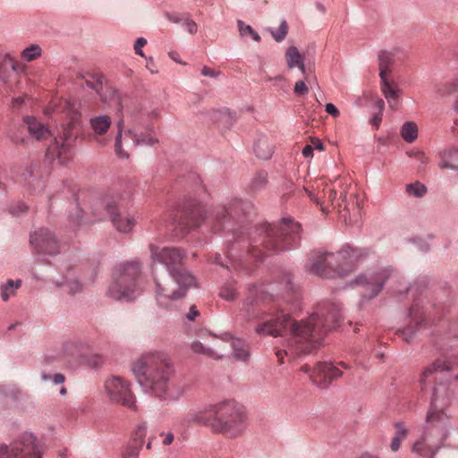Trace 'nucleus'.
<instances>
[{"mask_svg":"<svg viewBox=\"0 0 458 458\" xmlns=\"http://www.w3.org/2000/svg\"><path fill=\"white\" fill-rule=\"evenodd\" d=\"M454 366L453 361L438 359L421 373V390L431 388L432 397L422 434L411 446V453L420 457L435 458L449 437L452 427L445 409L454 398L453 392L447 386L449 382L456 378L451 372Z\"/></svg>","mask_w":458,"mask_h":458,"instance_id":"f257e3e1","label":"nucleus"},{"mask_svg":"<svg viewBox=\"0 0 458 458\" xmlns=\"http://www.w3.org/2000/svg\"><path fill=\"white\" fill-rule=\"evenodd\" d=\"M341 319L340 307L335 303L325 302L305 320L296 322L290 315L278 312L258 326L256 331L262 335H288L284 348L276 352L278 361L284 363V355L294 358L317 348L326 334L339 327Z\"/></svg>","mask_w":458,"mask_h":458,"instance_id":"f03ea898","label":"nucleus"},{"mask_svg":"<svg viewBox=\"0 0 458 458\" xmlns=\"http://www.w3.org/2000/svg\"><path fill=\"white\" fill-rule=\"evenodd\" d=\"M131 370L145 393L161 401L179 399L183 390L175 388L173 381L174 368L168 354L153 351L142 354Z\"/></svg>","mask_w":458,"mask_h":458,"instance_id":"7ed1b4c3","label":"nucleus"},{"mask_svg":"<svg viewBox=\"0 0 458 458\" xmlns=\"http://www.w3.org/2000/svg\"><path fill=\"white\" fill-rule=\"evenodd\" d=\"M149 251L151 260L164 265L168 271V276L164 280L154 278L156 298L159 305L166 306L169 301L182 298L190 287L197 285L196 278L191 273L177 268L186 256L182 250L151 243Z\"/></svg>","mask_w":458,"mask_h":458,"instance_id":"20e7f679","label":"nucleus"},{"mask_svg":"<svg viewBox=\"0 0 458 458\" xmlns=\"http://www.w3.org/2000/svg\"><path fill=\"white\" fill-rule=\"evenodd\" d=\"M301 224L291 218H282L277 224L264 223L250 233L249 252L261 261L270 254L296 249L301 243Z\"/></svg>","mask_w":458,"mask_h":458,"instance_id":"39448f33","label":"nucleus"},{"mask_svg":"<svg viewBox=\"0 0 458 458\" xmlns=\"http://www.w3.org/2000/svg\"><path fill=\"white\" fill-rule=\"evenodd\" d=\"M247 420L244 406L233 399L192 410L187 415L189 422L209 427L213 432L230 438L239 437L244 433Z\"/></svg>","mask_w":458,"mask_h":458,"instance_id":"423d86ee","label":"nucleus"},{"mask_svg":"<svg viewBox=\"0 0 458 458\" xmlns=\"http://www.w3.org/2000/svg\"><path fill=\"white\" fill-rule=\"evenodd\" d=\"M369 255V249L345 245L336 253L318 252L316 259H310V273L325 278L344 277Z\"/></svg>","mask_w":458,"mask_h":458,"instance_id":"0eeeda50","label":"nucleus"},{"mask_svg":"<svg viewBox=\"0 0 458 458\" xmlns=\"http://www.w3.org/2000/svg\"><path fill=\"white\" fill-rule=\"evenodd\" d=\"M143 290L141 264L139 260L125 261L116 265L112 273L106 294L115 301H131Z\"/></svg>","mask_w":458,"mask_h":458,"instance_id":"6e6552de","label":"nucleus"},{"mask_svg":"<svg viewBox=\"0 0 458 458\" xmlns=\"http://www.w3.org/2000/svg\"><path fill=\"white\" fill-rule=\"evenodd\" d=\"M90 208L92 218L84 221L82 217L83 211L77 208L76 218H72L75 226L79 227L88 223L103 221L109 217L118 232L127 233L132 231L136 224L134 217L130 216H122L119 214L117 202L111 197L96 199Z\"/></svg>","mask_w":458,"mask_h":458,"instance_id":"1a4fd4ad","label":"nucleus"},{"mask_svg":"<svg viewBox=\"0 0 458 458\" xmlns=\"http://www.w3.org/2000/svg\"><path fill=\"white\" fill-rule=\"evenodd\" d=\"M43 445L37 437L25 431L10 445H0V458H43Z\"/></svg>","mask_w":458,"mask_h":458,"instance_id":"9d476101","label":"nucleus"},{"mask_svg":"<svg viewBox=\"0 0 458 458\" xmlns=\"http://www.w3.org/2000/svg\"><path fill=\"white\" fill-rule=\"evenodd\" d=\"M244 203L241 199H233L226 206L216 211L211 218L212 230L215 233H232L233 237H240L242 232H239L240 228H236L235 216L243 210Z\"/></svg>","mask_w":458,"mask_h":458,"instance_id":"9b49d317","label":"nucleus"},{"mask_svg":"<svg viewBox=\"0 0 458 458\" xmlns=\"http://www.w3.org/2000/svg\"><path fill=\"white\" fill-rule=\"evenodd\" d=\"M105 390L113 403H119L131 410H136V397L131 389V384L118 376L106 380Z\"/></svg>","mask_w":458,"mask_h":458,"instance_id":"f8f14e48","label":"nucleus"},{"mask_svg":"<svg viewBox=\"0 0 458 458\" xmlns=\"http://www.w3.org/2000/svg\"><path fill=\"white\" fill-rule=\"evenodd\" d=\"M80 117L81 114L79 113H73L70 121L62 126V142L59 143L55 139V142L47 148V155L51 158H56L61 165L66 164L70 158L67 156L71 148L68 140L73 137L72 131L79 125Z\"/></svg>","mask_w":458,"mask_h":458,"instance_id":"ddd939ff","label":"nucleus"},{"mask_svg":"<svg viewBox=\"0 0 458 458\" xmlns=\"http://www.w3.org/2000/svg\"><path fill=\"white\" fill-rule=\"evenodd\" d=\"M301 370L310 374L312 383L321 389L327 388L332 381L338 379L343 375L337 367L327 361L318 362L312 371L309 365L301 366Z\"/></svg>","mask_w":458,"mask_h":458,"instance_id":"4468645a","label":"nucleus"},{"mask_svg":"<svg viewBox=\"0 0 458 458\" xmlns=\"http://www.w3.org/2000/svg\"><path fill=\"white\" fill-rule=\"evenodd\" d=\"M392 274V269L382 268L373 274L357 276L352 284L361 285L364 288L361 300H369L379 293L386 281L391 277Z\"/></svg>","mask_w":458,"mask_h":458,"instance_id":"2eb2a0df","label":"nucleus"},{"mask_svg":"<svg viewBox=\"0 0 458 458\" xmlns=\"http://www.w3.org/2000/svg\"><path fill=\"white\" fill-rule=\"evenodd\" d=\"M30 242L38 254L55 256L59 253V242L47 228H39L31 233Z\"/></svg>","mask_w":458,"mask_h":458,"instance_id":"dca6fc26","label":"nucleus"},{"mask_svg":"<svg viewBox=\"0 0 458 458\" xmlns=\"http://www.w3.org/2000/svg\"><path fill=\"white\" fill-rule=\"evenodd\" d=\"M228 346L232 348L233 357L236 360L245 361L249 359L250 353L245 342L240 338H233L226 333L223 335L218 349L221 352L225 351Z\"/></svg>","mask_w":458,"mask_h":458,"instance_id":"f3484780","label":"nucleus"},{"mask_svg":"<svg viewBox=\"0 0 458 458\" xmlns=\"http://www.w3.org/2000/svg\"><path fill=\"white\" fill-rule=\"evenodd\" d=\"M163 14L166 21L173 24H180L189 34L194 35L198 32V24L192 20L190 13L165 11Z\"/></svg>","mask_w":458,"mask_h":458,"instance_id":"a211bd4d","label":"nucleus"},{"mask_svg":"<svg viewBox=\"0 0 458 458\" xmlns=\"http://www.w3.org/2000/svg\"><path fill=\"white\" fill-rule=\"evenodd\" d=\"M206 219V209L200 204H195L185 210L184 218L180 223L185 229H193L199 227L203 220Z\"/></svg>","mask_w":458,"mask_h":458,"instance_id":"6ab92c4d","label":"nucleus"},{"mask_svg":"<svg viewBox=\"0 0 458 458\" xmlns=\"http://www.w3.org/2000/svg\"><path fill=\"white\" fill-rule=\"evenodd\" d=\"M130 139L132 140L131 145L133 147L139 146H153L157 142L154 129L152 127L148 128L145 133L138 132L135 130H126L124 132V140Z\"/></svg>","mask_w":458,"mask_h":458,"instance_id":"aec40b11","label":"nucleus"},{"mask_svg":"<svg viewBox=\"0 0 458 458\" xmlns=\"http://www.w3.org/2000/svg\"><path fill=\"white\" fill-rule=\"evenodd\" d=\"M18 69V64L9 54L0 50V82L7 84Z\"/></svg>","mask_w":458,"mask_h":458,"instance_id":"412c9836","label":"nucleus"},{"mask_svg":"<svg viewBox=\"0 0 458 458\" xmlns=\"http://www.w3.org/2000/svg\"><path fill=\"white\" fill-rule=\"evenodd\" d=\"M438 167L441 170L458 172V148H448L438 153Z\"/></svg>","mask_w":458,"mask_h":458,"instance_id":"4be33fe9","label":"nucleus"},{"mask_svg":"<svg viewBox=\"0 0 458 458\" xmlns=\"http://www.w3.org/2000/svg\"><path fill=\"white\" fill-rule=\"evenodd\" d=\"M393 426L394 433L390 443V449L392 452L396 453L401 447L402 441L408 437L410 430L403 421H396Z\"/></svg>","mask_w":458,"mask_h":458,"instance_id":"5701e85b","label":"nucleus"},{"mask_svg":"<svg viewBox=\"0 0 458 458\" xmlns=\"http://www.w3.org/2000/svg\"><path fill=\"white\" fill-rule=\"evenodd\" d=\"M24 122L28 126L30 134L38 140L50 134L48 128L32 116L25 117Z\"/></svg>","mask_w":458,"mask_h":458,"instance_id":"b1692460","label":"nucleus"},{"mask_svg":"<svg viewBox=\"0 0 458 458\" xmlns=\"http://www.w3.org/2000/svg\"><path fill=\"white\" fill-rule=\"evenodd\" d=\"M117 133L114 139V151L116 156L121 159H128L130 155L127 149L123 146V140L124 139L123 120L121 119L116 123Z\"/></svg>","mask_w":458,"mask_h":458,"instance_id":"393cba45","label":"nucleus"},{"mask_svg":"<svg viewBox=\"0 0 458 458\" xmlns=\"http://www.w3.org/2000/svg\"><path fill=\"white\" fill-rule=\"evenodd\" d=\"M22 281L21 279H7L0 285V294L3 301H8L11 297L14 296L21 288Z\"/></svg>","mask_w":458,"mask_h":458,"instance_id":"a878e982","label":"nucleus"},{"mask_svg":"<svg viewBox=\"0 0 458 458\" xmlns=\"http://www.w3.org/2000/svg\"><path fill=\"white\" fill-rule=\"evenodd\" d=\"M218 346L219 345L215 344L214 346L210 347L197 341L191 344V350L195 353L203 354L209 358L219 360L224 357V354L220 353Z\"/></svg>","mask_w":458,"mask_h":458,"instance_id":"bb28decb","label":"nucleus"},{"mask_svg":"<svg viewBox=\"0 0 458 458\" xmlns=\"http://www.w3.org/2000/svg\"><path fill=\"white\" fill-rule=\"evenodd\" d=\"M111 118L108 115L99 114L90 118L89 124L98 135L105 134L111 126Z\"/></svg>","mask_w":458,"mask_h":458,"instance_id":"cd10ccee","label":"nucleus"},{"mask_svg":"<svg viewBox=\"0 0 458 458\" xmlns=\"http://www.w3.org/2000/svg\"><path fill=\"white\" fill-rule=\"evenodd\" d=\"M254 152L259 158L267 160L272 157L273 146L268 142L267 137L262 136L255 142Z\"/></svg>","mask_w":458,"mask_h":458,"instance_id":"c85d7f7f","label":"nucleus"},{"mask_svg":"<svg viewBox=\"0 0 458 458\" xmlns=\"http://www.w3.org/2000/svg\"><path fill=\"white\" fill-rule=\"evenodd\" d=\"M394 60V55L389 51H380L378 54V65H379V77L380 81L386 78V74L390 70L391 65Z\"/></svg>","mask_w":458,"mask_h":458,"instance_id":"c756f323","label":"nucleus"},{"mask_svg":"<svg viewBox=\"0 0 458 458\" xmlns=\"http://www.w3.org/2000/svg\"><path fill=\"white\" fill-rule=\"evenodd\" d=\"M381 90L387 100L391 108L395 109L394 102L398 98L400 95V89L394 87L388 81L387 78H385L384 81H381Z\"/></svg>","mask_w":458,"mask_h":458,"instance_id":"7c9ffc66","label":"nucleus"},{"mask_svg":"<svg viewBox=\"0 0 458 458\" xmlns=\"http://www.w3.org/2000/svg\"><path fill=\"white\" fill-rule=\"evenodd\" d=\"M418 133L419 128L412 121L405 122L400 129V135L407 143L414 142L418 138Z\"/></svg>","mask_w":458,"mask_h":458,"instance_id":"2f4dec72","label":"nucleus"},{"mask_svg":"<svg viewBox=\"0 0 458 458\" xmlns=\"http://www.w3.org/2000/svg\"><path fill=\"white\" fill-rule=\"evenodd\" d=\"M286 64L289 69H293L298 64L304 60L298 48L291 46L285 52Z\"/></svg>","mask_w":458,"mask_h":458,"instance_id":"473e14b6","label":"nucleus"},{"mask_svg":"<svg viewBox=\"0 0 458 458\" xmlns=\"http://www.w3.org/2000/svg\"><path fill=\"white\" fill-rule=\"evenodd\" d=\"M41 52L39 45L33 44L22 50L21 57L25 62H31L40 56Z\"/></svg>","mask_w":458,"mask_h":458,"instance_id":"72a5a7b5","label":"nucleus"},{"mask_svg":"<svg viewBox=\"0 0 458 458\" xmlns=\"http://www.w3.org/2000/svg\"><path fill=\"white\" fill-rule=\"evenodd\" d=\"M458 89V83L454 81L439 83L436 87L437 93L441 97L448 96L455 92Z\"/></svg>","mask_w":458,"mask_h":458,"instance_id":"f704fd0d","label":"nucleus"},{"mask_svg":"<svg viewBox=\"0 0 458 458\" xmlns=\"http://www.w3.org/2000/svg\"><path fill=\"white\" fill-rule=\"evenodd\" d=\"M267 183V174L265 171H259L256 174L250 182L251 191H257L265 188Z\"/></svg>","mask_w":458,"mask_h":458,"instance_id":"c9c22d12","label":"nucleus"},{"mask_svg":"<svg viewBox=\"0 0 458 458\" xmlns=\"http://www.w3.org/2000/svg\"><path fill=\"white\" fill-rule=\"evenodd\" d=\"M406 191L411 196L420 198L426 194L427 187L420 182H415L406 185Z\"/></svg>","mask_w":458,"mask_h":458,"instance_id":"e433bc0d","label":"nucleus"},{"mask_svg":"<svg viewBox=\"0 0 458 458\" xmlns=\"http://www.w3.org/2000/svg\"><path fill=\"white\" fill-rule=\"evenodd\" d=\"M336 191L334 190V189H327V191H324V196L323 198L325 199L324 202L327 200L328 201L329 203H333L334 200L336 198ZM309 196L310 198L314 201L316 202L318 205H320L322 206L323 204V201H321V199L318 197H316L313 193L310 192L309 193ZM321 209L322 211H325V208L323 207H321Z\"/></svg>","mask_w":458,"mask_h":458,"instance_id":"4c0bfd02","label":"nucleus"},{"mask_svg":"<svg viewBox=\"0 0 458 458\" xmlns=\"http://www.w3.org/2000/svg\"><path fill=\"white\" fill-rule=\"evenodd\" d=\"M237 23H238V27H239L240 35L242 37L250 35L252 38V39L256 42H259L261 40V38L259 35V33L257 31H255L251 26L245 25L242 21H238Z\"/></svg>","mask_w":458,"mask_h":458,"instance_id":"58836bf2","label":"nucleus"},{"mask_svg":"<svg viewBox=\"0 0 458 458\" xmlns=\"http://www.w3.org/2000/svg\"><path fill=\"white\" fill-rule=\"evenodd\" d=\"M288 32V25L285 20H283L280 23L279 28L274 31H271L272 37L276 42H281L284 39Z\"/></svg>","mask_w":458,"mask_h":458,"instance_id":"ea45409f","label":"nucleus"},{"mask_svg":"<svg viewBox=\"0 0 458 458\" xmlns=\"http://www.w3.org/2000/svg\"><path fill=\"white\" fill-rule=\"evenodd\" d=\"M219 295L222 299H225L226 301H233L237 295L236 289L231 285H224L219 293Z\"/></svg>","mask_w":458,"mask_h":458,"instance_id":"a19ab883","label":"nucleus"},{"mask_svg":"<svg viewBox=\"0 0 458 458\" xmlns=\"http://www.w3.org/2000/svg\"><path fill=\"white\" fill-rule=\"evenodd\" d=\"M408 155L413 157L419 164V170H422L428 163V158L422 151H411Z\"/></svg>","mask_w":458,"mask_h":458,"instance_id":"79ce46f5","label":"nucleus"},{"mask_svg":"<svg viewBox=\"0 0 458 458\" xmlns=\"http://www.w3.org/2000/svg\"><path fill=\"white\" fill-rule=\"evenodd\" d=\"M212 262L215 263V264H217V265H219V266H221L223 267H226L227 269H229V262L232 264L233 259L231 258L230 252L227 251L226 255H225V260L222 258L221 254L216 253Z\"/></svg>","mask_w":458,"mask_h":458,"instance_id":"37998d69","label":"nucleus"},{"mask_svg":"<svg viewBox=\"0 0 458 458\" xmlns=\"http://www.w3.org/2000/svg\"><path fill=\"white\" fill-rule=\"evenodd\" d=\"M146 434H147V425H146V423L140 424L136 428V429L134 430V433H133L135 440L139 442L136 445L141 446L142 441H143Z\"/></svg>","mask_w":458,"mask_h":458,"instance_id":"c03bdc74","label":"nucleus"},{"mask_svg":"<svg viewBox=\"0 0 458 458\" xmlns=\"http://www.w3.org/2000/svg\"><path fill=\"white\" fill-rule=\"evenodd\" d=\"M41 378L43 381L51 380L55 385H60L64 382L65 377L61 373H56L55 375H50L43 372L41 374Z\"/></svg>","mask_w":458,"mask_h":458,"instance_id":"a18cd8bd","label":"nucleus"},{"mask_svg":"<svg viewBox=\"0 0 458 458\" xmlns=\"http://www.w3.org/2000/svg\"><path fill=\"white\" fill-rule=\"evenodd\" d=\"M409 316L411 318V320L416 323L417 327H419L422 324V312L420 311V309L417 304L411 308Z\"/></svg>","mask_w":458,"mask_h":458,"instance_id":"49530a36","label":"nucleus"},{"mask_svg":"<svg viewBox=\"0 0 458 458\" xmlns=\"http://www.w3.org/2000/svg\"><path fill=\"white\" fill-rule=\"evenodd\" d=\"M61 286H65L72 293H78L81 290V284L77 279L65 281L64 283L60 284Z\"/></svg>","mask_w":458,"mask_h":458,"instance_id":"de8ad7c7","label":"nucleus"},{"mask_svg":"<svg viewBox=\"0 0 458 458\" xmlns=\"http://www.w3.org/2000/svg\"><path fill=\"white\" fill-rule=\"evenodd\" d=\"M293 91L297 96L306 95L309 91V88L306 84V81L304 80L296 81Z\"/></svg>","mask_w":458,"mask_h":458,"instance_id":"09e8293b","label":"nucleus"},{"mask_svg":"<svg viewBox=\"0 0 458 458\" xmlns=\"http://www.w3.org/2000/svg\"><path fill=\"white\" fill-rule=\"evenodd\" d=\"M140 446L138 445L128 446L124 450V452L123 454V458H138L139 453H140Z\"/></svg>","mask_w":458,"mask_h":458,"instance_id":"8fccbe9b","label":"nucleus"},{"mask_svg":"<svg viewBox=\"0 0 458 458\" xmlns=\"http://www.w3.org/2000/svg\"><path fill=\"white\" fill-rule=\"evenodd\" d=\"M27 209V207L22 202H18L14 205H13L10 208V213L13 216H20L21 214L24 213Z\"/></svg>","mask_w":458,"mask_h":458,"instance_id":"3c124183","label":"nucleus"},{"mask_svg":"<svg viewBox=\"0 0 458 458\" xmlns=\"http://www.w3.org/2000/svg\"><path fill=\"white\" fill-rule=\"evenodd\" d=\"M147 44V40L144 38H137L134 44V51L137 55L140 56H144V53L142 51V47Z\"/></svg>","mask_w":458,"mask_h":458,"instance_id":"603ef678","label":"nucleus"},{"mask_svg":"<svg viewBox=\"0 0 458 458\" xmlns=\"http://www.w3.org/2000/svg\"><path fill=\"white\" fill-rule=\"evenodd\" d=\"M414 333L415 331L411 327L401 330V335L406 342H410L413 338Z\"/></svg>","mask_w":458,"mask_h":458,"instance_id":"864d4df0","label":"nucleus"},{"mask_svg":"<svg viewBox=\"0 0 458 458\" xmlns=\"http://www.w3.org/2000/svg\"><path fill=\"white\" fill-rule=\"evenodd\" d=\"M219 73L208 66H204L201 70V75L205 77L216 78Z\"/></svg>","mask_w":458,"mask_h":458,"instance_id":"5fc2aeb1","label":"nucleus"},{"mask_svg":"<svg viewBox=\"0 0 458 458\" xmlns=\"http://www.w3.org/2000/svg\"><path fill=\"white\" fill-rule=\"evenodd\" d=\"M86 85L88 88L94 89L98 93L102 89V81L100 79H98L95 82L87 81Z\"/></svg>","mask_w":458,"mask_h":458,"instance_id":"6e6d98bb","label":"nucleus"},{"mask_svg":"<svg viewBox=\"0 0 458 458\" xmlns=\"http://www.w3.org/2000/svg\"><path fill=\"white\" fill-rule=\"evenodd\" d=\"M160 436L163 437L162 443L164 445H170L174 439V434L170 431L166 433L162 432Z\"/></svg>","mask_w":458,"mask_h":458,"instance_id":"4d7b16f0","label":"nucleus"},{"mask_svg":"<svg viewBox=\"0 0 458 458\" xmlns=\"http://www.w3.org/2000/svg\"><path fill=\"white\" fill-rule=\"evenodd\" d=\"M326 112L334 117H337L340 114L337 107L332 103H327L326 105Z\"/></svg>","mask_w":458,"mask_h":458,"instance_id":"13d9d810","label":"nucleus"},{"mask_svg":"<svg viewBox=\"0 0 458 458\" xmlns=\"http://www.w3.org/2000/svg\"><path fill=\"white\" fill-rule=\"evenodd\" d=\"M199 315V312L198 311V310L196 309V306L195 305H192L191 308H190V311L187 313L186 315V318L189 319V320H194Z\"/></svg>","mask_w":458,"mask_h":458,"instance_id":"bf43d9fd","label":"nucleus"},{"mask_svg":"<svg viewBox=\"0 0 458 458\" xmlns=\"http://www.w3.org/2000/svg\"><path fill=\"white\" fill-rule=\"evenodd\" d=\"M314 148L310 145H306L302 149V155L306 158L313 157Z\"/></svg>","mask_w":458,"mask_h":458,"instance_id":"052dcab7","label":"nucleus"},{"mask_svg":"<svg viewBox=\"0 0 458 458\" xmlns=\"http://www.w3.org/2000/svg\"><path fill=\"white\" fill-rule=\"evenodd\" d=\"M381 120H382V113H377V114H375L373 116L370 123L373 126H375L377 129L379 127Z\"/></svg>","mask_w":458,"mask_h":458,"instance_id":"680f3d73","label":"nucleus"},{"mask_svg":"<svg viewBox=\"0 0 458 458\" xmlns=\"http://www.w3.org/2000/svg\"><path fill=\"white\" fill-rule=\"evenodd\" d=\"M23 101L24 99L22 97L13 98L12 100V106L13 108H17L23 103Z\"/></svg>","mask_w":458,"mask_h":458,"instance_id":"e2e57ef3","label":"nucleus"},{"mask_svg":"<svg viewBox=\"0 0 458 458\" xmlns=\"http://www.w3.org/2000/svg\"><path fill=\"white\" fill-rule=\"evenodd\" d=\"M312 143L314 144V149L324 150V144L320 140L316 139L312 140Z\"/></svg>","mask_w":458,"mask_h":458,"instance_id":"0e129e2a","label":"nucleus"},{"mask_svg":"<svg viewBox=\"0 0 458 458\" xmlns=\"http://www.w3.org/2000/svg\"><path fill=\"white\" fill-rule=\"evenodd\" d=\"M448 457L449 458H458V446L449 450Z\"/></svg>","mask_w":458,"mask_h":458,"instance_id":"69168bd1","label":"nucleus"},{"mask_svg":"<svg viewBox=\"0 0 458 458\" xmlns=\"http://www.w3.org/2000/svg\"><path fill=\"white\" fill-rule=\"evenodd\" d=\"M296 67L301 71V72L305 75L306 74V67H305V64H304V60H302L300 64H298L296 65Z\"/></svg>","mask_w":458,"mask_h":458,"instance_id":"338daca9","label":"nucleus"},{"mask_svg":"<svg viewBox=\"0 0 458 458\" xmlns=\"http://www.w3.org/2000/svg\"><path fill=\"white\" fill-rule=\"evenodd\" d=\"M450 331L454 336H458V323L455 325H452L450 327Z\"/></svg>","mask_w":458,"mask_h":458,"instance_id":"774afa93","label":"nucleus"}]
</instances>
